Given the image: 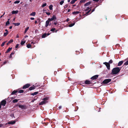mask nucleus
<instances>
[{
  "instance_id": "37",
  "label": "nucleus",
  "mask_w": 128,
  "mask_h": 128,
  "mask_svg": "<svg viewBox=\"0 0 128 128\" xmlns=\"http://www.w3.org/2000/svg\"><path fill=\"white\" fill-rule=\"evenodd\" d=\"M20 2V1L19 0H17L15 1L14 3L15 4H18Z\"/></svg>"
},
{
  "instance_id": "10",
  "label": "nucleus",
  "mask_w": 128,
  "mask_h": 128,
  "mask_svg": "<svg viewBox=\"0 0 128 128\" xmlns=\"http://www.w3.org/2000/svg\"><path fill=\"white\" fill-rule=\"evenodd\" d=\"M16 122L14 121H11L8 122V124H13L16 123Z\"/></svg>"
},
{
  "instance_id": "41",
  "label": "nucleus",
  "mask_w": 128,
  "mask_h": 128,
  "mask_svg": "<svg viewBox=\"0 0 128 128\" xmlns=\"http://www.w3.org/2000/svg\"><path fill=\"white\" fill-rule=\"evenodd\" d=\"M6 42H2V44L1 45V46H4L5 44V43H6Z\"/></svg>"
},
{
  "instance_id": "22",
  "label": "nucleus",
  "mask_w": 128,
  "mask_h": 128,
  "mask_svg": "<svg viewBox=\"0 0 128 128\" xmlns=\"http://www.w3.org/2000/svg\"><path fill=\"white\" fill-rule=\"evenodd\" d=\"M36 12H32L30 14V16H34L36 15Z\"/></svg>"
},
{
  "instance_id": "28",
  "label": "nucleus",
  "mask_w": 128,
  "mask_h": 128,
  "mask_svg": "<svg viewBox=\"0 0 128 128\" xmlns=\"http://www.w3.org/2000/svg\"><path fill=\"white\" fill-rule=\"evenodd\" d=\"M53 6L52 5H50L49 6V9L50 10H52Z\"/></svg>"
},
{
  "instance_id": "60",
  "label": "nucleus",
  "mask_w": 128,
  "mask_h": 128,
  "mask_svg": "<svg viewBox=\"0 0 128 128\" xmlns=\"http://www.w3.org/2000/svg\"><path fill=\"white\" fill-rule=\"evenodd\" d=\"M57 24V22H54V24L55 25H56Z\"/></svg>"
},
{
  "instance_id": "26",
  "label": "nucleus",
  "mask_w": 128,
  "mask_h": 128,
  "mask_svg": "<svg viewBox=\"0 0 128 128\" xmlns=\"http://www.w3.org/2000/svg\"><path fill=\"white\" fill-rule=\"evenodd\" d=\"M29 27H27L25 29V30H24V34H25L26 33V32H27V30H28V29H29Z\"/></svg>"
},
{
  "instance_id": "13",
  "label": "nucleus",
  "mask_w": 128,
  "mask_h": 128,
  "mask_svg": "<svg viewBox=\"0 0 128 128\" xmlns=\"http://www.w3.org/2000/svg\"><path fill=\"white\" fill-rule=\"evenodd\" d=\"M50 22L49 20H48L46 21V23L45 26L47 27L49 25Z\"/></svg>"
},
{
  "instance_id": "48",
  "label": "nucleus",
  "mask_w": 128,
  "mask_h": 128,
  "mask_svg": "<svg viewBox=\"0 0 128 128\" xmlns=\"http://www.w3.org/2000/svg\"><path fill=\"white\" fill-rule=\"evenodd\" d=\"M68 6V4H66L64 6V8H67Z\"/></svg>"
},
{
  "instance_id": "33",
  "label": "nucleus",
  "mask_w": 128,
  "mask_h": 128,
  "mask_svg": "<svg viewBox=\"0 0 128 128\" xmlns=\"http://www.w3.org/2000/svg\"><path fill=\"white\" fill-rule=\"evenodd\" d=\"M75 2L74 0H72L71 2L70 3L71 4H74Z\"/></svg>"
},
{
  "instance_id": "25",
  "label": "nucleus",
  "mask_w": 128,
  "mask_h": 128,
  "mask_svg": "<svg viewBox=\"0 0 128 128\" xmlns=\"http://www.w3.org/2000/svg\"><path fill=\"white\" fill-rule=\"evenodd\" d=\"M75 24V22L71 24H70L69 25V26L70 27H71L73 26H74Z\"/></svg>"
},
{
  "instance_id": "38",
  "label": "nucleus",
  "mask_w": 128,
  "mask_h": 128,
  "mask_svg": "<svg viewBox=\"0 0 128 128\" xmlns=\"http://www.w3.org/2000/svg\"><path fill=\"white\" fill-rule=\"evenodd\" d=\"M64 2V0H62L60 2V5H62V4H63V3Z\"/></svg>"
},
{
  "instance_id": "50",
  "label": "nucleus",
  "mask_w": 128,
  "mask_h": 128,
  "mask_svg": "<svg viewBox=\"0 0 128 128\" xmlns=\"http://www.w3.org/2000/svg\"><path fill=\"white\" fill-rule=\"evenodd\" d=\"M76 54H80V52L78 51H76Z\"/></svg>"
},
{
  "instance_id": "45",
  "label": "nucleus",
  "mask_w": 128,
  "mask_h": 128,
  "mask_svg": "<svg viewBox=\"0 0 128 128\" xmlns=\"http://www.w3.org/2000/svg\"><path fill=\"white\" fill-rule=\"evenodd\" d=\"M48 98L47 97L44 98L43 99L45 101L48 100Z\"/></svg>"
},
{
  "instance_id": "2",
  "label": "nucleus",
  "mask_w": 128,
  "mask_h": 128,
  "mask_svg": "<svg viewBox=\"0 0 128 128\" xmlns=\"http://www.w3.org/2000/svg\"><path fill=\"white\" fill-rule=\"evenodd\" d=\"M110 81H111V79H105L102 81V82L101 84H107Z\"/></svg>"
},
{
  "instance_id": "18",
  "label": "nucleus",
  "mask_w": 128,
  "mask_h": 128,
  "mask_svg": "<svg viewBox=\"0 0 128 128\" xmlns=\"http://www.w3.org/2000/svg\"><path fill=\"white\" fill-rule=\"evenodd\" d=\"M91 10V9H90L88 11L86 14H84V16H87V15H88L89 14V13L90 12Z\"/></svg>"
},
{
  "instance_id": "36",
  "label": "nucleus",
  "mask_w": 128,
  "mask_h": 128,
  "mask_svg": "<svg viewBox=\"0 0 128 128\" xmlns=\"http://www.w3.org/2000/svg\"><path fill=\"white\" fill-rule=\"evenodd\" d=\"M24 90H20L18 91V92L20 93H22L24 92Z\"/></svg>"
},
{
  "instance_id": "35",
  "label": "nucleus",
  "mask_w": 128,
  "mask_h": 128,
  "mask_svg": "<svg viewBox=\"0 0 128 128\" xmlns=\"http://www.w3.org/2000/svg\"><path fill=\"white\" fill-rule=\"evenodd\" d=\"M86 1V0H81L80 1V2L81 3H84Z\"/></svg>"
},
{
  "instance_id": "7",
  "label": "nucleus",
  "mask_w": 128,
  "mask_h": 128,
  "mask_svg": "<svg viewBox=\"0 0 128 128\" xmlns=\"http://www.w3.org/2000/svg\"><path fill=\"white\" fill-rule=\"evenodd\" d=\"M98 75H96L92 77L91 79L92 80H96L98 78Z\"/></svg>"
},
{
  "instance_id": "16",
  "label": "nucleus",
  "mask_w": 128,
  "mask_h": 128,
  "mask_svg": "<svg viewBox=\"0 0 128 128\" xmlns=\"http://www.w3.org/2000/svg\"><path fill=\"white\" fill-rule=\"evenodd\" d=\"M91 2H87L86 4H85L84 6H87L91 4Z\"/></svg>"
},
{
  "instance_id": "52",
  "label": "nucleus",
  "mask_w": 128,
  "mask_h": 128,
  "mask_svg": "<svg viewBox=\"0 0 128 128\" xmlns=\"http://www.w3.org/2000/svg\"><path fill=\"white\" fill-rule=\"evenodd\" d=\"M62 108V106H60L58 108V110Z\"/></svg>"
},
{
  "instance_id": "40",
  "label": "nucleus",
  "mask_w": 128,
  "mask_h": 128,
  "mask_svg": "<svg viewBox=\"0 0 128 128\" xmlns=\"http://www.w3.org/2000/svg\"><path fill=\"white\" fill-rule=\"evenodd\" d=\"M46 3H45L44 4H43L42 6V7H44L45 6H46Z\"/></svg>"
},
{
  "instance_id": "23",
  "label": "nucleus",
  "mask_w": 128,
  "mask_h": 128,
  "mask_svg": "<svg viewBox=\"0 0 128 128\" xmlns=\"http://www.w3.org/2000/svg\"><path fill=\"white\" fill-rule=\"evenodd\" d=\"M47 36V34L46 33H44L42 36V38H45Z\"/></svg>"
},
{
  "instance_id": "34",
  "label": "nucleus",
  "mask_w": 128,
  "mask_h": 128,
  "mask_svg": "<svg viewBox=\"0 0 128 128\" xmlns=\"http://www.w3.org/2000/svg\"><path fill=\"white\" fill-rule=\"evenodd\" d=\"M10 24L9 21H8L6 23V26H7L8 24Z\"/></svg>"
},
{
  "instance_id": "59",
  "label": "nucleus",
  "mask_w": 128,
  "mask_h": 128,
  "mask_svg": "<svg viewBox=\"0 0 128 128\" xmlns=\"http://www.w3.org/2000/svg\"><path fill=\"white\" fill-rule=\"evenodd\" d=\"M12 28V26H10L9 27V28L10 29H11Z\"/></svg>"
},
{
  "instance_id": "44",
  "label": "nucleus",
  "mask_w": 128,
  "mask_h": 128,
  "mask_svg": "<svg viewBox=\"0 0 128 128\" xmlns=\"http://www.w3.org/2000/svg\"><path fill=\"white\" fill-rule=\"evenodd\" d=\"M113 62V61L112 60H110L109 62L108 63H109V64H112Z\"/></svg>"
},
{
  "instance_id": "19",
  "label": "nucleus",
  "mask_w": 128,
  "mask_h": 128,
  "mask_svg": "<svg viewBox=\"0 0 128 128\" xmlns=\"http://www.w3.org/2000/svg\"><path fill=\"white\" fill-rule=\"evenodd\" d=\"M18 92V91L17 90H14L11 93V95H13L15 94L16 93Z\"/></svg>"
},
{
  "instance_id": "51",
  "label": "nucleus",
  "mask_w": 128,
  "mask_h": 128,
  "mask_svg": "<svg viewBox=\"0 0 128 128\" xmlns=\"http://www.w3.org/2000/svg\"><path fill=\"white\" fill-rule=\"evenodd\" d=\"M7 62L6 61H5V62H3V64H5L7 63Z\"/></svg>"
},
{
  "instance_id": "64",
  "label": "nucleus",
  "mask_w": 128,
  "mask_h": 128,
  "mask_svg": "<svg viewBox=\"0 0 128 128\" xmlns=\"http://www.w3.org/2000/svg\"><path fill=\"white\" fill-rule=\"evenodd\" d=\"M9 44H10V43L8 42L6 44L7 45H8Z\"/></svg>"
},
{
  "instance_id": "42",
  "label": "nucleus",
  "mask_w": 128,
  "mask_h": 128,
  "mask_svg": "<svg viewBox=\"0 0 128 128\" xmlns=\"http://www.w3.org/2000/svg\"><path fill=\"white\" fill-rule=\"evenodd\" d=\"M91 8H89V7H88L86 8V9L85 10V11H87L88 10H89V9Z\"/></svg>"
},
{
  "instance_id": "6",
  "label": "nucleus",
  "mask_w": 128,
  "mask_h": 128,
  "mask_svg": "<svg viewBox=\"0 0 128 128\" xmlns=\"http://www.w3.org/2000/svg\"><path fill=\"white\" fill-rule=\"evenodd\" d=\"M30 86V84H27L24 85L22 87V89H25L28 88Z\"/></svg>"
},
{
  "instance_id": "30",
  "label": "nucleus",
  "mask_w": 128,
  "mask_h": 128,
  "mask_svg": "<svg viewBox=\"0 0 128 128\" xmlns=\"http://www.w3.org/2000/svg\"><path fill=\"white\" fill-rule=\"evenodd\" d=\"M18 102V100L16 99H14L12 101V102L13 103H16L17 102Z\"/></svg>"
},
{
  "instance_id": "1",
  "label": "nucleus",
  "mask_w": 128,
  "mask_h": 128,
  "mask_svg": "<svg viewBox=\"0 0 128 128\" xmlns=\"http://www.w3.org/2000/svg\"><path fill=\"white\" fill-rule=\"evenodd\" d=\"M122 67H117L114 68L112 70L111 74L112 75L118 74L120 71Z\"/></svg>"
},
{
  "instance_id": "12",
  "label": "nucleus",
  "mask_w": 128,
  "mask_h": 128,
  "mask_svg": "<svg viewBox=\"0 0 128 128\" xmlns=\"http://www.w3.org/2000/svg\"><path fill=\"white\" fill-rule=\"evenodd\" d=\"M47 102V101L44 100L40 102L39 104L40 105H42L44 104H45L46 102Z\"/></svg>"
},
{
  "instance_id": "29",
  "label": "nucleus",
  "mask_w": 128,
  "mask_h": 128,
  "mask_svg": "<svg viewBox=\"0 0 128 128\" xmlns=\"http://www.w3.org/2000/svg\"><path fill=\"white\" fill-rule=\"evenodd\" d=\"M26 46L28 48H29L31 47V45L30 44H28Z\"/></svg>"
},
{
  "instance_id": "57",
  "label": "nucleus",
  "mask_w": 128,
  "mask_h": 128,
  "mask_svg": "<svg viewBox=\"0 0 128 128\" xmlns=\"http://www.w3.org/2000/svg\"><path fill=\"white\" fill-rule=\"evenodd\" d=\"M14 54V52H12L11 53V54L12 55V54Z\"/></svg>"
},
{
  "instance_id": "47",
  "label": "nucleus",
  "mask_w": 128,
  "mask_h": 128,
  "mask_svg": "<svg viewBox=\"0 0 128 128\" xmlns=\"http://www.w3.org/2000/svg\"><path fill=\"white\" fill-rule=\"evenodd\" d=\"M42 123L43 124H44V125H45L46 126L48 124V122H44Z\"/></svg>"
},
{
  "instance_id": "63",
  "label": "nucleus",
  "mask_w": 128,
  "mask_h": 128,
  "mask_svg": "<svg viewBox=\"0 0 128 128\" xmlns=\"http://www.w3.org/2000/svg\"><path fill=\"white\" fill-rule=\"evenodd\" d=\"M37 23V21L36 20H35V24H36Z\"/></svg>"
},
{
  "instance_id": "21",
  "label": "nucleus",
  "mask_w": 128,
  "mask_h": 128,
  "mask_svg": "<svg viewBox=\"0 0 128 128\" xmlns=\"http://www.w3.org/2000/svg\"><path fill=\"white\" fill-rule=\"evenodd\" d=\"M38 93V92H35L31 94L30 95H32V96H34V95H36Z\"/></svg>"
},
{
  "instance_id": "15",
  "label": "nucleus",
  "mask_w": 128,
  "mask_h": 128,
  "mask_svg": "<svg viewBox=\"0 0 128 128\" xmlns=\"http://www.w3.org/2000/svg\"><path fill=\"white\" fill-rule=\"evenodd\" d=\"M18 12V10H16L15 11H13L12 12V14H17Z\"/></svg>"
},
{
  "instance_id": "43",
  "label": "nucleus",
  "mask_w": 128,
  "mask_h": 128,
  "mask_svg": "<svg viewBox=\"0 0 128 128\" xmlns=\"http://www.w3.org/2000/svg\"><path fill=\"white\" fill-rule=\"evenodd\" d=\"M44 12L46 13L48 16L50 15V13L49 12Z\"/></svg>"
},
{
  "instance_id": "9",
  "label": "nucleus",
  "mask_w": 128,
  "mask_h": 128,
  "mask_svg": "<svg viewBox=\"0 0 128 128\" xmlns=\"http://www.w3.org/2000/svg\"><path fill=\"white\" fill-rule=\"evenodd\" d=\"M85 84H92L91 81L88 80H86L84 82Z\"/></svg>"
},
{
  "instance_id": "24",
  "label": "nucleus",
  "mask_w": 128,
  "mask_h": 128,
  "mask_svg": "<svg viewBox=\"0 0 128 128\" xmlns=\"http://www.w3.org/2000/svg\"><path fill=\"white\" fill-rule=\"evenodd\" d=\"M13 24L15 26H18L20 25V23L19 22H18L17 23H13Z\"/></svg>"
},
{
  "instance_id": "53",
  "label": "nucleus",
  "mask_w": 128,
  "mask_h": 128,
  "mask_svg": "<svg viewBox=\"0 0 128 128\" xmlns=\"http://www.w3.org/2000/svg\"><path fill=\"white\" fill-rule=\"evenodd\" d=\"M30 19L31 20H34V18H30Z\"/></svg>"
},
{
  "instance_id": "46",
  "label": "nucleus",
  "mask_w": 128,
  "mask_h": 128,
  "mask_svg": "<svg viewBox=\"0 0 128 128\" xmlns=\"http://www.w3.org/2000/svg\"><path fill=\"white\" fill-rule=\"evenodd\" d=\"M55 30V28H52L51 29V30H50V31L51 32H54Z\"/></svg>"
},
{
  "instance_id": "55",
  "label": "nucleus",
  "mask_w": 128,
  "mask_h": 128,
  "mask_svg": "<svg viewBox=\"0 0 128 128\" xmlns=\"http://www.w3.org/2000/svg\"><path fill=\"white\" fill-rule=\"evenodd\" d=\"M95 8H94L92 10V12H91V13H91L92 12H93L95 10Z\"/></svg>"
},
{
  "instance_id": "39",
  "label": "nucleus",
  "mask_w": 128,
  "mask_h": 128,
  "mask_svg": "<svg viewBox=\"0 0 128 128\" xmlns=\"http://www.w3.org/2000/svg\"><path fill=\"white\" fill-rule=\"evenodd\" d=\"M13 41V40L12 39H11L8 42H9V43L10 44Z\"/></svg>"
},
{
  "instance_id": "14",
  "label": "nucleus",
  "mask_w": 128,
  "mask_h": 128,
  "mask_svg": "<svg viewBox=\"0 0 128 128\" xmlns=\"http://www.w3.org/2000/svg\"><path fill=\"white\" fill-rule=\"evenodd\" d=\"M123 62L122 60L119 62L118 64V66H121L123 64Z\"/></svg>"
},
{
  "instance_id": "8",
  "label": "nucleus",
  "mask_w": 128,
  "mask_h": 128,
  "mask_svg": "<svg viewBox=\"0 0 128 128\" xmlns=\"http://www.w3.org/2000/svg\"><path fill=\"white\" fill-rule=\"evenodd\" d=\"M19 107L22 109H25L26 108V106L25 105H19L18 106Z\"/></svg>"
},
{
  "instance_id": "49",
  "label": "nucleus",
  "mask_w": 128,
  "mask_h": 128,
  "mask_svg": "<svg viewBox=\"0 0 128 128\" xmlns=\"http://www.w3.org/2000/svg\"><path fill=\"white\" fill-rule=\"evenodd\" d=\"M19 46V44H16V46L15 47V48H18Z\"/></svg>"
},
{
  "instance_id": "5",
  "label": "nucleus",
  "mask_w": 128,
  "mask_h": 128,
  "mask_svg": "<svg viewBox=\"0 0 128 128\" xmlns=\"http://www.w3.org/2000/svg\"><path fill=\"white\" fill-rule=\"evenodd\" d=\"M6 102L5 100H3L0 102V104L3 106H5L6 104Z\"/></svg>"
},
{
  "instance_id": "3",
  "label": "nucleus",
  "mask_w": 128,
  "mask_h": 128,
  "mask_svg": "<svg viewBox=\"0 0 128 128\" xmlns=\"http://www.w3.org/2000/svg\"><path fill=\"white\" fill-rule=\"evenodd\" d=\"M48 20H49L50 21H52L54 20L55 21L56 20V16L54 15L51 18H48Z\"/></svg>"
},
{
  "instance_id": "27",
  "label": "nucleus",
  "mask_w": 128,
  "mask_h": 128,
  "mask_svg": "<svg viewBox=\"0 0 128 128\" xmlns=\"http://www.w3.org/2000/svg\"><path fill=\"white\" fill-rule=\"evenodd\" d=\"M128 65V60L125 62L124 64V65L122 66H127Z\"/></svg>"
},
{
  "instance_id": "32",
  "label": "nucleus",
  "mask_w": 128,
  "mask_h": 128,
  "mask_svg": "<svg viewBox=\"0 0 128 128\" xmlns=\"http://www.w3.org/2000/svg\"><path fill=\"white\" fill-rule=\"evenodd\" d=\"M25 42H26L25 41H22L20 43V44L21 45H23L25 43Z\"/></svg>"
},
{
  "instance_id": "11",
  "label": "nucleus",
  "mask_w": 128,
  "mask_h": 128,
  "mask_svg": "<svg viewBox=\"0 0 128 128\" xmlns=\"http://www.w3.org/2000/svg\"><path fill=\"white\" fill-rule=\"evenodd\" d=\"M36 88V86H32L30 87L29 88V90H34Z\"/></svg>"
},
{
  "instance_id": "58",
  "label": "nucleus",
  "mask_w": 128,
  "mask_h": 128,
  "mask_svg": "<svg viewBox=\"0 0 128 128\" xmlns=\"http://www.w3.org/2000/svg\"><path fill=\"white\" fill-rule=\"evenodd\" d=\"M70 20L68 18L66 20V21L68 22Z\"/></svg>"
},
{
  "instance_id": "56",
  "label": "nucleus",
  "mask_w": 128,
  "mask_h": 128,
  "mask_svg": "<svg viewBox=\"0 0 128 128\" xmlns=\"http://www.w3.org/2000/svg\"><path fill=\"white\" fill-rule=\"evenodd\" d=\"M99 0H93L94 1L96 2H98Z\"/></svg>"
},
{
  "instance_id": "31",
  "label": "nucleus",
  "mask_w": 128,
  "mask_h": 128,
  "mask_svg": "<svg viewBox=\"0 0 128 128\" xmlns=\"http://www.w3.org/2000/svg\"><path fill=\"white\" fill-rule=\"evenodd\" d=\"M8 34V32H5L4 33L3 36H6Z\"/></svg>"
},
{
  "instance_id": "54",
  "label": "nucleus",
  "mask_w": 128,
  "mask_h": 128,
  "mask_svg": "<svg viewBox=\"0 0 128 128\" xmlns=\"http://www.w3.org/2000/svg\"><path fill=\"white\" fill-rule=\"evenodd\" d=\"M12 58V55L10 54V55L9 56V58Z\"/></svg>"
},
{
  "instance_id": "17",
  "label": "nucleus",
  "mask_w": 128,
  "mask_h": 128,
  "mask_svg": "<svg viewBox=\"0 0 128 128\" xmlns=\"http://www.w3.org/2000/svg\"><path fill=\"white\" fill-rule=\"evenodd\" d=\"M12 47H11V48H8V49L6 51V53H8V52L11 50L12 49Z\"/></svg>"
},
{
  "instance_id": "61",
  "label": "nucleus",
  "mask_w": 128,
  "mask_h": 128,
  "mask_svg": "<svg viewBox=\"0 0 128 128\" xmlns=\"http://www.w3.org/2000/svg\"><path fill=\"white\" fill-rule=\"evenodd\" d=\"M70 10V9H68V12H69Z\"/></svg>"
},
{
  "instance_id": "4",
  "label": "nucleus",
  "mask_w": 128,
  "mask_h": 128,
  "mask_svg": "<svg viewBox=\"0 0 128 128\" xmlns=\"http://www.w3.org/2000/svg\"><path fill=\"white\" fill-rule=\"evenodd\" d=\"M103 64H104L106 66L108 70H110V64L109 63L105 62L103 63Z\"/></svg>"
},
{
  "instance_id": "20",
  "label": "nucleus",
  "mask_w": 128,
  "mask_h": 128,
  "mask_svg": "<svg viewBox=\"0 0 128 128\" xmlns=\"http://www.w3.org/2000/svg\"><path fill=\"white\" fill-rule=\"evenodd\" d=\"M80 13V12L78 11H74L72 12V14L74 15H76V14H78Z\"/></svg>"
},
{
  "instance_id": "62",
  "label": "nucleus",
  "mask_w": 128,
  "mask_h": 128,
  "mask_svg": "<svg viewBox=\"0 0 128 128\" xmlns=\"http://www.w3.org/2000/svg\"><path fill=\"white\" fill-rule=\"evenodd\" d=\"M5 31L6 32H8V30L7 29H6Z\"/></svg>"
}]
</instances>
